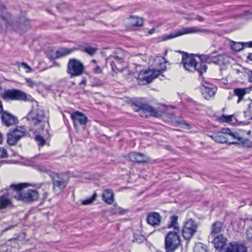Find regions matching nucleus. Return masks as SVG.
<instances>
[{
	"instance_id": "79ce46f5",
	"label": "nucleus",
	"mask_w": 252,
	"mask_h": 252,
	"mask_svg": "<svg viewBox=\"0 0 252 252\" xmlns=\"http://www.w3.org/2000/svg\"><path fill=\"white\" fill-rule=\"evenodd\" d=\"M7 157V150L3 148H0V158H6Z\"/></svg>"
},
{
	"instance_id": "bf43d9fd",
	"label": "nucleus",
	"mask_w": 252,
	"mask_h": 252,
	"mask_svg": "<svg viewBox=\"0 0 252 252\" xmlns=\"http://www.w3.org/2000/svg\"><path fill=\"white\" fill-rule=\"evenodd\" d=\"M251 18H252V16H251Z\"/></svg>"
},
{
	"instance_id": "f704fd0d",
	"label": "nucleus",
	"mask_w": 252,
	"mask_h": 252,
	"mask_svg": "<svg viewBox=\"0 0 252 252\" xmlns=\"http://www.w3.org/2000/svg\"><path fill=\"white\" fill-rule=\"evenodd\" d=\"M96 194L94 193L93 196L91 197L87 198L84 200H81V204L83 205H89L91 204L93 201L95 199Z\"/></svg>"
},
{
	"instance_id": "dca6fc26",
	"label": "nucleus",
	"mask_w": 252,
	"mask_h": 252,
	"mask_svg": "<svg viewBox=\"0 0 252 252\" xmlns=\"http://www.w3.org/2000/svg\"><path fill=\"white\" fill-rule=\"evenodd\" d=\"M132 108L135 111H139L140 116L142 117L147 118L150 116H156L157 114V111L152 107L147 104L137 105L133 104Z\"/></svg>"
},
{
	"instance_id": "49530a36",
	"label": "nucleus",
	"mask_w": 252,
	"mask_h": 252,
	"mask_svg": "<svg viewBox=\"0 0 252 252\" xmlns=\"http://www.w3.org/2000/svg\"><path fill=\"white\" fill-rule=\"evenodd\" d=\"M247 74L249 77V81L252 83V71L249 70L247 72Z\"/></svg>"
},
{
	"instance_id": "603ef678",
	"label": "nucleus",
	"mask_w": 252,
	"mask_h": 252,
	"mask_svg": "<svg viewBox=\"0 0 252 252\" xmlns=\"http://www.w3.org/2000/svg\"><path fill=\"white\" fill-rule=\"evenodd\" d=\"M247 59L249 61H252V53H251L248 55Z\"/></svg>"
},
{
	"instance_id": "4be33fe9",
	"label": "nucleus",
	"mask_w": 252,
	"mask_h": 252,
	"mask_svg": "<svg viewBox=\"0 0 252 252\" xmlns=\"http://www.w3.org/2000/svg\"><path fill=\"white\" fill-rule=\"evenodd\" d=\"M226 241V238H224L221 234H220L215 237L213 243L216 249L221 251L225 246Z\"/></svg>"
},
{
	"instance_id": "bb28decb",
	"label": "nucleus",
	"mask_w": 252,
	"mask_h": 252,
	"mask_svg": "<svg viewBox=\"0 0 252 252\" xmlns=\"http://www.w3.org/2000/svg\"><path fill=\"white\" fill-rule=\"evenodd\" d=\"M75 50H76L75 48H72V49L61 48L56 51V56L55 58H61V57H64V56H65L66 55H68L71 54V53L73 52Z\"/></svg>"
},
{
	"instance_id": "1a4fd4ad",
	"label": "nucleus",
	"mask_w": 252,
	"mask_h": 252,
	"mask_svg": "<svg viewBox=\"0 0 252 252\" xmlns=\"http://www.w3.org/2000/svg\"><path fill=\"white\" fill-rule=\"evenodd\" d=\"M44 117V112L41 109H36L35 110H32L27 117L28 121H30L31 124L32 125L31 130L37 132L38 128H35L34 126L37 125L39 126L40 128L42 127L41 124Z\"/></svg>"
},
{
	"instance_id": "ddd939ff",
	"label": "nucleus",
	"mask_w": 252,
	"mask_h": 252,
	"mask_svg": "<svg viewBox=\"0 0 252 252\" xmlns=\"http://www.w3.org/2000/svg\"><path fill=\"white\" fill-rule=\"evenodd\" d=\"M198 225L192 219L187 220L182 230L183 236L185 239H190L197 232Z\"/></svg>"
},
{
	"instance_id": "72a5a7b5",
	"label": "nucleus",
	"mask_w": 252,
	"mask_h": 252,
	"mask_svg": "<svg viewBox=\"0 0 252 252\" xmlns=\"http://www.w3.org/2000/svg\"><path fill=\"white\" fill-rule=\"evenodd\" d=\"M194 252H208L205 245L202 243L196 244L194 248Z\"/></svg>"
},
{
	"instance_id": "b1692460",
	"label": "nucleus",
	"mask_w": 252,
	"mask_h": 252,
	"mask_svg": "<svg viewBox=\"0 0 252 252\" xmlns=\"http://www.w3.org/2000/svg\"><path fill=\"white\" fill-rule=\"evenodd\" d=\"M248 89L247 88H237L234 90V95L232 96V98L235 96L238 97L237 102L240 103L244 98V96L248 93Z\"/></svg>"
},
{
	"instance_id": "7c9ffc66",
	"label": "nucleus",
	"mask_w": 252,
	"mask_h": 252,
	"mask_svg": "<svg viewBox=\"0 0 252 252\" xmlns=\"http://www.w3.org/2000/svg\"><path fill=\"white\" fill-rule=\"evenodd\" d=\"M80 50L82 51L85 52L88 54L93 56L96 53L97 48L91 47L90 46H82Z\"/></svg>"
},
{
	"instance_id": "9d476101",
	"label": "nucleus",
	"mask_w": 252,
	"mask_h": 252,
	"mask_svg": "<svg viewBox=\"0 0 252 252\" xmlns=\"http://www.w3.org/2000/svg\"><path fill=\"white\" fill-rule=\"evenodd\" d=\"M26 129L22 126H17L13 130H10L7 133V142L9 145H15L20 139L24 137Z\"/></svg>"
},
{
	"instance_id": "9b49d317",
	"label": "nucleus",
	"mask_w": 252,
	"mask_h": 252,
	"mask_svg": "<svg viewBox=\"0 0 252 252\" xmlns=\"http://www.w3.org/2000/svg\"><path fill=\"white\" fill-rule=\"evenodd\" d=\"M1 96L3 99L6 100L27 101L28 100L27 95L25 93L16 89L6 90L1 94Z\"/></svg>"
},
{
	"instance_id": "6ab92c4d",
	"label": "nucleus",
	"mask_w": 252,
	"mask_h": 252,
	"mask_svg": "<svg viewBox=\"0 0 252 252\" xmlns=\"http://www.w3.org/2000/svg\"><path fill=\"white\" fill-rule=\"evenodd\" d=\"M201 90L204 98L208 100L214 96L217 88L211 84L206 83V85L201 86Z\"/></svg>"
},
{
	"instance_id": "a18cd8bd",
	"label": "nucleus",
	"mask_w": 252,
	"mask_h": 252,
	"mask_svg": "<svg viewBox=\"0 0 252 252\" xmlns=\"http://www.w3.org/2000/svg\"><path fill=\"white\" fill-rule=\"evenodd\" d=\"M94 71L95 73L96 74H101L102 73V70L101 68L98 65H96L95 68L94 69Z\"/></svg>"
},
{
	"instance_id": "c03bdc74",
	"label": "nucleus",
	"mask_w": 252,
	"mask_h": 252,
	"mask_svg": "<svg viewBox=\"0 0 252 252\" xmlns=\"http://www.w3.org/2000/svg\"><path fill=\"white\" fill-rule=\"evenodd\" d=\"M247 236L249 239L252 240V227H250L248 229Z\"/></svg>"
},
{
	"instance_id": "412c9836",
	"label": "nucleus",
	"mask_w": 252,
	"mask_h": 252,
	"mask_svg": "<svg viewBox=\"0 0 252 252\" xmlns=\"http://www.w3.org/2000/svg\"><path fill=\"white\" fill-rule=\"evenodd\" d=\"M147 220L148 223L152 226L159 225L161 221V217L158 213H151L148 215Z\"/></svg>"
},
{
	"instance_id": "a19ab883",
	"label": "nucleus",
	"mask_w": 252,
	"mask_h": 252,
	"mask_svg": "<svg viewBox=\"0 0 252 252\" xmlns=\"http://www.w3.org/2000/svg\"><path fill=\"white\" fill-rule=\"evenodd\" d=\"M35 140L38 142L39 145L43 146L45 144V140L40 135H36Z\"/></svg>"
},
{
	"instance_id": "37998d69",
	"label": "nucleus",
	"mask_w": 252,
	"mask_h": 252,
	"mask_svg": "<svg viewBox=\"0 0 252 252\" xmlns=\"http://www.w3.org/2000/svg\"><path fill=\"white\" fill-rule=\"evenodd\" d=\"M36 169L40 172L44 173L49 172V170L46 167L41 165H37Z\"/></svg>"
},
{
	"instance_id": "5701e85b",
	"label": "nucleus",
	"mask_w": 252,
	"mask_h": 252,
	"mask_svg": "<svg viewBox=\"0 0 252 252\" xmlns=\"http://www.w3.org/2000/svg\"><path fill=\"white\" fill-rule=\"evenodd\" d=\"M128 158L129 160L132 162H144L146 161V159L143 154L132 152L129 154Z\"/></svg>"
},
{
	"instance_id": "f03ea898",
	"label": "nucleus",
	"mask_w": 252,
	"mask_h": 252,
	"mask_svg": "<svg viewBox=\"0 0 252 252\" xmlns=\"http://www.w3.org/2000/svg\"><path fill=\"white\" fill-rule=\"evenodd\" d=\"M27 184L11 185L10 188L15 193V198L25 202H30L36 200L41 193H42L43 199L47 198L48 193L42 188L38 187L36 189H32L27 188Z\"/></svg>"
},
{
	"instance_id": "13d9d810",
	"label": "nucleus",
	"mask_w": 252,
	"mask_h": 252,
	"mask_svg": "<svg viewBox=\"0 0 252 252\" xmlns=\"http://www.w3.org/2000/svg\"><path fill=\"white\" fill-rule=\"evenodd\" d=\"M251 133V131L250 130H248L247 132V133L248 134H250V133Z\"/></svg>"
},
{
	"instance_id": "6e6d98bb",
	"label": "nucleus",
	"mask_w": 252,
	"mask_h": 252,
	"mask_svg": "<svg viewBox=\"0 0 252 252\" xmlns=\"http://www.w3.org/2000/svg\"><path fill=\"white\" fill-rule=\"evenodd\" d=\"M155 31V29H152L151 31H150L149 32V33L150 34H152V33H153Z\"/></svg>"
},
{
	"instance_id": "2f4dec72",
	"label": "nucleus",
	"mask_w": 252,
	"mask_h": 252,
	"mask_svg": "<svg viewBox=\"0 0 252 252\" xmlns=\"http://www.w3.org/2000/svg\"><path fill=\"white\" fill-rule=\"evenodd\" d=\"M231 49L236 52H239L243 49L244 44L242 42H232L231 43Z\"/></svg>"
},
{
	"instance_id": "a211bd4d",
	"label": "nucleus",
	"mask_w": 252,
	"mask_h": 252,
	"mask_svg": "<svg viewBox=\"0 0 252 252\" xmlns=\"http://www.w3.org/2000/svg\"><path fill=\"white\" fill-rule=\"evenodd\" d=\"M1 119L2 124L7 127L14 126L17 123V118L6 111L2 112Z\"/></svg>"
},
{
	"instance_id": "58836bf2",
	"label": "nucleus",
	"mask_w": 252,
	"mask_h": 252,
	"mask_svg": "<svg viewBox=\"0 0 252 252\" xmlns=\"http://www.w3.org/2000/svg\"><path fill=\"white\" fill-rule=\"evenodd\" d=\"M25 80L26 81V84H27L28 86L30 88H32L35 87H37L39 85V83L32 81L30 78H26Z\"/></svg>"
},
{
	"instance_id": "4c0bfd02",
	"label": "nucleus",
	"mask_w": 252,
	"mask_h": 252,
	"mask_svg": "<svg viewBox=\"0 0 252 252\" xmlns=\"http://www.w3.org/2000/svg\"><path fill=\"white\" fill-rule=\"evenodd\" d=\"M145 240L144 236L139 233H134V241L138 243H141Z\"/></svg>"
},
{
	"instance_id": "c756f323",
	"label": "nucleus",
	"mask_w": 252,
	"mask_h": 252,
	"mask_svg": "<svg viewBox=\"0 0 252 252\" xmlns=\"http://www.w3.org/2000/svg\"><path fill=\"white\" fill-rule=\"evenodd\" d=\"M170 222L168 224V228H173L174 230H176V228L180 229L178 224V217L175 216H173L170 217Z\"/></svg>"
},
{
	"instance_id": "a878e982",
	"label": "nucleus",
	"mask_w": 252,
	"mask_h": 252,
	"mask_svg": "<svg viewBox=\"0 0 252 252\" xmlns=\"http://www.w3.org/2000/svg\"><path fill=\"white\" fill-rule=\"evenodd\" d=\"M102 197L103 200L108 204H112L114 202V194L110 189L104 190Z\"/></svg>"
},
{
	"instance_id": "423d86ee",
	"label": "nucleus",
	"mask_w": 252,
	"mask_h": 252,
	"mask_svg": "<svg viewBox=\"0 0 252 252\" xmlns=\"http://www.w3.org/2000/svg\"><path fill=\"white\" fill-rule=\"evenodd\" d=\"M126 56L127 55L124 50L117 49L106 59V61L107 63H110L112 70L117 73L122 71L126 66Z\"/></svg>"
},
{
	"instance_id": "f8f14e48",
	"label": "nucleus",
	"mask_w": 252,
	"mask_h": 252,
	"mask_svg": "<svg viewBox=\"0 0 252 252\" xmlns=\"http://www.w3.org/2000/svg\"><path fill=\"white\" fill-rule=\"evenodd\" d=\"M67 66V72L72 77L80 76L83 72V63L78 60L70 59L68 62Z\"/></svg>"
},
{
	"instance_id": "3c124183",
	"label": "nucleus",
	"mask_w": 252,
	"mask_h": 252,
	"mask_svg": "<svg viewBox=\"0 0 252 252\" xmlns=\"http://www.w3.org/2000/svg\"><path fill=\"white\" fill-rule=\"evenodd\" d=\"M3 141V134L0 132V144L2 143Z\"/></svg>"
},
{
	"instance_id": "f3484780",
	"label": "nucleus",
	"mask_w": 252,
	"mask_h": 252,
	"mask_svg": "<svg viewBox=\"0 0 252 252\" xmlns=\"http://www.w3.org/2000/svg\"><path fill=\"white\" fill-rule=\"evenodd\" d=\"M53 191L56 194L62 192L66 188L67 182L59 177L54 178L53 180Z\"/></svg>"
},
{
	"instance_id": "ea45409f",
	"label": "nucleus",
	"mask_w": 252,
	"mask_h": 252,
	"mask_svg": "<svg viewBox=\"0 0 252 252\" xmlns=\"http://www.w3.org/2000/svg\"><path fill=\"white\" fill-rule=\"evenodd\" d=\"M20 66L23 68L27 73H30L32 71V68L26 63H21Z\"/></svg>"
},
{
	"instance_id": "2eb2a0df",
	"label": "nucleus",
	"mask_w": 252,
	"mask_h": 252,
	"mask_svg": "<svg viewBox=\"0 0 252 252\" xmlns=\"http://www.w3.org/2000/svg\"><path fill=\"white\" fill-rule=\"evenodd\" d=\"M71 118L73 122L74 127L78 131L80 126L84 128L88 122L87 117L83 113L76 111L71 114Z\"/></svg>"
},
{
	"instance_id": "cd10ccee",
	"label": "nucleus",
	"mask_w": 252,
	"mask_h": 252,
	"mask_svg": "<svg viewBox=\"0 0 252 252\" xmlns=\"http://www.w3.org/2000/svg\"><path fill=\"white\" fill-rule=\"evenodd\" d=\"M244 118L247 120H252V101L248 104L243 112Z\"/></svg>"
},
{
	"instance_id": "4468645a",
	"label": "nucleus",
	"mask_w": 252,
	"mask_h": 252,
	"mask_svg": "<svg viewBox=\"0 0 252 252\" xmlns=\"http://www.w3.org/2000/svg\"><path fill=\"white\" fill-rule=\"evenodd\" d=\"M201 60L204 62L211 63L212 62L218 65H224L228 63L230 60V58L226 54H224L219 55L216 57L212 58L210 56L202 55L201 57Z\"/></svg>"
},
{
	"instance_id": "864d4df0",
	"label": "nucleus",
	"mask_w": 252,
	"mask_h": 252,
	"mask_svg": "<svg viewBox=\"0 0 252 252\" xmlns=\"http://www.w3.org/2000/svg\"><path fill=\"white\" fill-rule=\"evenodd\" d=\"M2 105L1 101H0V114L3 112Z\"/></svg>"
},
{
	"instance_id": "c9c22d12",
	"label": "nucleus",
	"mask_w": 252,
	"mask_h": 252,
	"mask_svg": "<svg viewBox=\"0 0 252 252\" xmlns=\"http://www.w3.org/2000/svg\"><path fill=\"white\" fill-rule=\"evenodd\" d=\"M111 212L113 214H124L126 212V210L115 205L112 209Z\"/></svg>"
},
{
	"instance_id": "0eeeda50",
	"label": "nucleus",
	"mask_w": 252,
	"mask_h": 252,
	"mask_svg": "<svg viewBox=\"0 0 252 252\" xmlns=\"http://www.w3.org/2000/svg\"><path fill=\"white\" fill-rule=\"evenodd\" d=\"M180 229L176 228V230L168 233L165 239V247L166 252H173L178 248L180 243Z\"/></svg>"
},
{
	"instance_id": "09e8293b",
	"label": "nucleus",
	"mask_w": 252,
	"mask_h": 252,
	"mask_svg": "<svg viewBox=\"0 0 252 252\" xmlns=\"http://www.w3.org/2000/svg\"><path fill=\"white\" fill-rule=\"evenodd\" d=\"M102 84V83L101 81L97 80V81L96 83H94V86H101Z\"/></svg>"
},
{
	"instance_id": "de8ad7c7",
	"label": "nucleus",
	"mask_w": 252,
	"mask_h": 252,
	"mask_svg": "<svg viewBox=\"0 0 252 252\" xmlns=\"http://www.w3.org/2000/svg\"><path fill=\"white\" fill-rule=\"evenodd\" d=\"M195 19L200 22L203 21L204 20L203 18L202 17L198 15L196 16Z\"/></svg>"
},
{
	"instance_id": "5fc2aeb1",
	"label": "nucleus",
	"mask_w": 252,
	"mask_h": 252,
	"mask_svg": "<svg viewBox=\"0 0 252 252\" xmlns=\"http://www.w3.org/2000/svg\"><path fill=\"white\" fill-rule=\"evenodd\" d=\"M246 44L249 47H252V41L246 43Z\"/></svg>"
},
{
	"instance_id": "c85d7f7f",
	"label": "nucleus",
	"mask_w": 252,
	"mask_h": 252,
	"mask_svg": "<svg viewBox=\"0 0 252 252\" xmlns=\"http://www.w3.org/2000/svg\"><path fill=\"white\" fill-rule=\"evenodd\" d=\"M11 205V201L7 196L0 197V209L5 208Z\"/></svg>"
},
{
	"instance_id": "4d7b16f0",
	"label": "nucleus",
	"mask_w": 252,
	"mask_h": 252,
	"mask_svg": "<svg viewBox=\"0 0 252 252\" xmlns=\"http://www.w3.org/2000/svg\"><path fill=\"white\" fill-rule=\"evenodd\" d=\"M91 62L93 63H96V61L95 60H92Z\"/></svg>"
},
{
	"instance_id": "aec40b11",
	"label": "nucleus",
	"mask_w": 252,
	"mask_h": 252,
	"mask_svg": "<svg viewBox=\"0 0 252 252\" xmlns=\"http://www.w3.org/2000/svg\"><path fill=\"white\" fill-rule=\"evenodd\" d=\"M223 252H247V249L242 244L232 242L226 246Z\"/></svg>"
},
{
	"instance_id": "393cba45",
	"label": "nucleus",
	"mask_w": 252,
	"mask_h": 252,
	"mask_svg": "<svg viewBox=\"0 0 252 252\" xmlns=\"http://www.w3.org/2000/svg\"><path fill=\"white\" fill-rule=\"evenodd\" d=\"M128 23L131 27H139L143 25L144 20L142 18L131 16L128 19Z\"/></svg>"
},
{
	"instance_id": "7ed1b4c3",
	"label": "nucleus",
	"mask_w": 252,
	"mask_h": 252,
	"mask_svg": "<svg viewBox=\"0 0 252 252\" xmlns=\"http://www.w3.org/2000/svg\"><path fill=\"white\" fill-rule=\"evenodd\" d=\"M210 137L215 141L220 143H228L229 144H240L243 146H249L250 142L239 135L237 133H233L228 128H222L221 131H219L210 135Z\"/></svg>"
},
{
	"instance_id": "6e6552de",
	"label": "nucleus",
	"mask_w": 252,
	"mask_h": 252,
	"mask_svg": "<svg viewBox=\"0 0 252 252\" xmlns=\"http://www.w3.org/2000/svg\"><path fill=\"white\" fill-rule=\"evenodd\" d=\"M200 32L201 30L196 27L183 28L176 30L169 34H164L160 36L159 38V39L160 41H163L170 40L184 34L195 33Z\"/></svg>"
},
{
	"instance_id": "39448f33",
	"label": "nucleus",
	"mask_w": 252,
	"mask_h": 252,
	"mask_svg": "<svg viewBox=\"0 0 252 252\" xmlns=\"http://www.w3.org/2000/svg\"><path fill=\"white\" fill-rule=\"evenodd\" d=\"M201 56L197 60L193 55L184 54L182 58V63L185 69L191 72L197 71L201 75L205 72L207 66L205 62L201 60Z\"/></svg>"
},
{
	"instance_id": "f257e3e1",
	"label": "nucleus",
	"mask_w": 252,
	"mask_h": 252,
	"mask_svg": "<svg viewBox=\"0 0 252 252\" xmlns=\"http://www.w3.org/2000/svg\"><path fill=\"white\" fill-rule=\"evenodd\" d=\"M153 69L141 71L138 76V83L141 85L149 84L157 78L162 71L166 69L165 64L166 63L165 58L157 56L153 59Z\"/></svg>"
},
{
	"instance_id": "8fccbe9b",
	"label": "nucleus",
	"mask_w": 252,
	"mask_h": 252,
	"mask_svg": "<svg viewBox=\"0 0 252 252\" xmlns=\"http://www.w3.org/2000/svg\"><path fill=\"white\" fill-rule=\"evenodd\" d=\"M86 84V80L84 78L80 82V85H85Z\"/></svg>"
},
{
	"instance_id": "20e7f679",
	"label": "nucleus",
	"mask_w": 252,
	"mask_h": 252,
	"mask_svg": "<svg viewBox=\"0 0 252 252\" xmlns=\"http://www.w3.org/2000/svg\"><path fill=\"white\" fill-rule=\"evenodd\" d=\"M2 25L8 31H16L21 32L27 30L30 25V22L25 17L20 18L19 20L14 19L11 15L6 14L2 16Z\"/></svg>"
},
{
	"instance_id": "e433bc0d",
	"label": "nucleus",
	"mask_w": 252,
	"mask_h": 252,
	"mask_svg": "<svg viewBox=\"0 0 252 252\" xmlns=\"http://www.w3.org/2000/svg\"><path fill=\"white\" fill-rule=\"evenodd\" d=\"M233 119H235L234 115H230V116H224L223 115L221 117V120L224 122H226L228 123L233 124L234 122H233Z\"/></svg>"
},
{
	"instance_id": "473e14b6",
	"label": "nucleus",
	"mask_w": 252,
	"mask_h": 252,
	"mask_svg": "<svg viewBox=\"0 0 252 252\" xmlns=\"http://www.w3.org/2000/svg\"><path fill=\"white\" fill-rule=\"evenodd\" d=\"M221 225L222 224L220 222H215L213 225L211 234L215 235L220 233L221 231Z\"/></svg>"
}]
</instances>
